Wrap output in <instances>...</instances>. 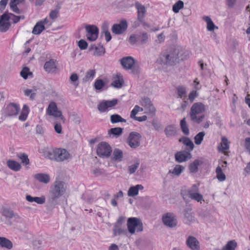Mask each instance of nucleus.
<instances>
[{"label": "nucleus", "instance_id": "obj_33", "mask_svg": "<svg viewBox=\"0 0 250 250\" xmlns=\"http://www.w3.org/2000/svg\"><path fill=\"white\" fill-rule=\"evenodd\" d=\"M203 19L207 22V29L208 31H212L214 29H217L218 28L217 26L214 25L213 21L209 17L205 16L204 17Z\"/></svg>", "mask_w": 250, "mask_h": 250}, {"label": "nucleus", "instance_id": "obj_53", "mask_svg": "<svg viewBox=\"0 0 250 250\" xmlns=\"http://www.w3.org/2000/svg\"><path fill=\"white\" fill-rule=\"evenodd\" d=\"M113 233L115 236L121 234L123 233V230L122 229L120 226L118 224H115L113 229Z\"/></svg>", "mask_w": 250, "mask_h": 250}, {"label": "nucleus", "instance_id": "obj_9", "mask_svg": "<svg viewBox=\"0 0 250 250\" xmlns=\"http://www.w3.org/2000/svg\"><path fill=\"white\" fill-rule=\"evenodd\" d=\"M141 135L137 132H131L128 135L126 143L132 148H136L140 146Z\"/></svg>", "mask_w": 250, "mask_h": 250}, {"label": "nucleus", "instance_id": "obj_12", "mask_svg": "<svg viewBox=\"0 0 250 250\" xmlns=\"http://www.w3.org/2000/svg\"><path fill=\"white\" fill-rule=\"evenodd\" d=\"M46 112L49 115L52 116L56 118H59L63 123L65 122V118L62 115V111L58 109L57 104L55 102H52L49 104Z\"/></svg>", "mask_w": 250, "mask_h": 250}, {"label": "nucleus", "instance_id": "obj_29", "mask_svg": "<svg viewBox=\"0 0 250 250\" xmlns=\"http://www.w3.org/2000/svg\"><path fill=\"white\" fill-rule=\"evenodd\" d=\"M34 178L38 181L44 184H48L50 181L48 174L45 173H38L34 175Z\"/></svg>", "mask_w": 250, "mask_h": 250}, {"label": "nucleus", "instance_id": "obj_59", "mask_svg": "<svg viewBox=\"0 0 250 250\" xmlns=\"http://www.w3.org/2000/svg\"><path fill=\"white\" fill-rule=\"evenodd\" d=\"M78 46L81 49L84 50L87 48L88 44L84 40H80L78 42Z\"/></svg>", "mask_w": 250, "mask_h": 250}, {"label": "nucleus", "instance_id": "obj_48", "mask_svg": "<svg viewBox=\"0 0 250 250\" xmlns=\"http://www.w3.org/2000/svg\"><path fill=\"white\" fill-rule=\"evenodd\" d=\"M60 8L61 6L60 5H57L55 10H52L50 12L49 17L50 19L54 20L58 18Z\"/></svg>", "mask_w": 250, "mask_h": 250}, {"label": "nucleus", "instance_id": "obj_41", "mask_svg": "<svg viewBox=\"0 0 250 250\" xmlns=\"http://www.w3.org/2000/svg\"><path fill=\"white\" fill-rule=\"evenodd\" d=\"M180 126L183 133L186 135L189 134V130L187 124L186 118H184L180 121Z\"/></svg>", "mask_w": 250, "mask_h": 250}, {"label": "nucleus", "instance_id": "obj_4", "mask_svg": "<svg viewBox=\"0 0 250 250\" xmlns=\"http://www.w3.org/2000/svg\"><path fill=\"white\" fill-rule=\"evenodd\" d=\"M121 64L126 70H130V73L137 75L141 72V69L138 64L135 63V60L131 56L123 57L120 60Z\"/></svg>", "mask_w": 250, "mask_h": 250}, {"label": "nucleus", "instance_id": "obj_50", "mask_svg": "<svg viewBox=\"0 0 250 250\" xmlns=\"http://www.w3.org/2000/svg\"><path fill=\"white\" fill-rule=\"evenodd\" d=\"M92 173L95 176H99L101 175H106V172L105 170L102 168H95L92 170Z\"/></svg>", "mask_w": 250, "mask_h": 250}, {"label": "nucleus", "instance_id": "obj_32", "mask_svg": "<svg viewBox=\"0 0 250 250\" xmlns=\"http://www.w3.org/2000/svg\"><path fill=\"white\" fill-rule=\"evenodd\" d=\"M0 246L2 248L10 250L13 248L12 242L4 237H0Z\"/></svg>", "mask_w": 250, "mask_h": 250}, {"label": "nucleus", "instance_id": "obj_1", "mask_svg": "<svg viewBox=\"0 0 250 250\" xmlns=\"http://www.w3.org/2000/svg\"><path fill=\"white\" fill-rule=\"evenodd\" d=\"M183 55V50L181 47L170 48L161 53L157 62L161 64L172 66L185 59Z\"/></svg>", "mask_w": 250, "mask_h": 250}, {"label": "nucleus", "instance_id": "obj_47", "mask_svg": "<svg viewBox=\"0 0 250 250\" xmlns=\"http://www.w3.org/2000/svg\"><path fill=\"white\" fill-rule=\"evenodd\" d=\"M123 130V128L121 127L112 128L109 130V133L119 136L122 134Z\"/></svg>", "mask_w": 250, "mask_h": 250}, {"label": "nucleus", "instance_id": "obj_61", "mask_svg": "<svg viewBox=\"0 0 250 250\" xmlns=\"http://www.w3.org/2000/svg\"><path fill=\"white\" fill-rule=\"evenodd\" d=\"M72 121L76 125H79L81 122L80 117L76 114L71 115Z\"/></svg>", "mask_w": 250, "mask_h": 250}, {"label": "nucleus", "instance_id": "obj_49", "mask_svg": "<svg viewBox=\"0 0 250 250\" xmlns=\"http://www.w3.org/2000/svg\"><path fill=\"white\" fill-rule=\"evenodd\" d=\"M20 75L23 78H27L28 76L32 75V73L30 71L28 67H25L20 72Z\"/></svg>", "mask_w": 250, "mask_h": 250}, {"label": "nucleus", "instance_id": "obj_55", "mask_svg": "<svg viewBox=\"0 0 250 250\" xmlns=\"http://www.w3.org/2000/svg\"><path fill=\"white\" fill-rule=\"evenodd\" d=\"M108 108L106 101L101 103L98 106V109L101 112L106 111Z\"/></svg>", "mask_w": 250, "mask_h": 250}, {"label": "nucleus", "instance_id": "obj_20", "mask_svg": "<svg viewBox=\"0 0 250 250\" xmlns=\"http://www.w3.org/2000/svg\"><path fill=\"white\" fill-rule=\"evenodd\" d=\"M187 247L191 250H200V244L197 238L193 236H188L186 242Z\"/></svg>", "mask_w": 250, "mask_h": 250}, {"label": "nucleus", "instance_id": "obj_63", "mask_svg": "<svg viewBox=\"0 0 250 250\" xmlns=\"http://www.w3.org/2000/svg\"><path fill=\"white\" fill-rule=\"evenodd\" d=\"M9 16L10 17V19L13 21L14 23L18 22L21 20V17L18 16H16L13 14H9Z\"/></svg>", "mask_w": 250, "mask_h": 250}, {"label": "nucleus", "instance_id": "obj_18", "mask_svg": "<svg viewBox=\"0 0 250 250\" xmlns=\"http://www.w3.org/2000/svg\"><path fill=\"white\" fill-rule=\"evenodd\" d=\"M58 62L56 60L52 59L45 62L44 69L48 73H55L57 71Z\"/></svg>", "mask_w": 250, "mask_h": 250}, {"label": "nucleus", "instance_id": "obj_36", "mask_svg": "<svg viewBox=\"0 0 250 250\" xmlns=\"http://www.w3.org/2000/svg\"><path fill=\"white\" fill-rule=\"evenodd\" d=\"M237 246V244L235 240H230L222 248L221 250H235Z\"/></svg>", "mask_w": 250, "mask_h": 250}, {"label": "nucleus", "instance_id": "obj_28", "mask_svg": "<svg viewBox=\"0 0 250 250\" xmlns=\"http://www.w3.org/2000/svg\"><path fill=\"white\" fill-rule=\"evenodd\" d=\"M144 189V187L142 185H137L135 186H132L129 188L127 195L130 197H134L138 194L139 190Z\"/></svg>", "mask_w": 250, "mask_h": 250}, {"label": "nucleus", "instance_id": "obj_31", "mask_svg": "<svg viewBox=\"0 0 250 250\" xmlns=\"http://www.w3.org/2000/svg\"><path fill=\"white\" fill-rule=\"evenodd\" d=\"M7 166L10 169L15 171H18L21 168L20 164L12 160H9L7 161Z\"/></svg>", "mask_w": 250, "mask_h": 250}, {"label": "nucleus", "instance_id": "obj_24", "mask_svg": "<svg viewBox=\"0 0 250 250\" xmlns=\"http://www.w3.org/2000/svg\"><path fill=\"white\" fill-rule=\"evenodd\" d=\"M164 132L167 138L175 136L177 134V127L174 125H169L166 126Z\"/></svg>", "mask_w": 250, "mask_h": 250}, {"label": "nucleus", "instance_id": "obj_45", "mask_svg": "<svg viewBox=\"0 0 250 250\" xmlns=\"http://www.w3.org/2000/svg\"><path fill=\"white\" fill-rule=\"evenodd\" d=\"M17 157L21 160V163L25 165L29 164V160L27 154L25 153H20L18 154Z\"/></svg>", "mask_w": 250, "mask_h": 250}, {"label": "nucleus", "instance_id": "obj_38", "mask_svg": "<svg viewBox=\"0 0 250 250\" xmlns=\"http://www.w3.org/2000/svg\"><path fill=\"white\" fill-rule=\"evenodd\" d=\"M29 109L28 106L24 104L23 106L21 113L19 117V120L21 121H25L29 113Z\"/></svg>", "mask_w": 250, "mask_h": 250}, {"label": "nucleus", "instance_id": "obj_6", "mask_svg": "<svg viewBox=\"0 0 250 250\" xmlns=\"http://www.w3.org/2000/svg\"><path fill=\"white\" fill-rule=\"evenodd\" d=\"M181 195L185 200H188V198L198 202L203 200V195L199 193V189L196 185H192L188 190L182 189Z\"/></svg>", "mask_w": 250, "mask_h": 250}, {"label": "nucleus", "instance_id": "obj_17", "mask_svg": "<svg viewBox=\"0 0 250 250\" xmlns=\"http://www.w3.org/2000/svg\"><path fill=\"white\" fill-rule=\"evenodd\" d=\"M127 28V23L126 20H122L119 24H114L112 27V31L116 35L123 33Z\"/></svg>", "mask_w": 250, "mask_h": 250}, {"label": "nucleus", "instance_id": "obj_8", "mask_svg": "<svg viewBox=\"0 0 250 250\" xmlns=\"http://www.w3.org/2000/svg\"><path fill=\"white\" fill-rule=\"evenodd\" d=\"M127 229L131 234H133L135 232V229L137 231H142L143 229V224L141 220L137 218H129L127 223Z\"/></svg>", "mask_w": 250, "mask_h": 250}, {"label": "nucleus", "instance_id": "obj_37", "mask_svg": "<svg viewBox=\"0 0 250 250\" xmlns=\"http://www.w3.org/2000/svg\"><path fill=\"white\" fill-rule=\"evenodd\" d=\"M44 29V25H42L41 22L38 21L34 27L32 33L34 35H39L40 34Z\"/></svg>", "mask_w": 250, "mask_h": 250}, {"label": "nucleus", "instance_id": "obj_42", "mask_svg": "<svg viewBox=\"0 0 250 250\" xmlns=\"http://www.w3.org/2000/svg\"><path fill=\"white\" fill-rule=\"evenodd\" d=\"M184 3L183 1L179 0L172 6V10L175 13H177L179 12L180 10L184 8Z\"/></svg>", "mask_w": 250, "mask_h": 250}, {"label": "nucleus", "instance_id": "obj_40", "mask_svg": "<svg viewBox=\"0 0 250 250\" xmlns=\"http://www.w3.org/2000/svg\"><path fill=\"white\" fill-rule=\"evenodd\" d=\"M110 121L112 124H116L120 122L125 123L126 120L123 118L118 114H113L110 116Z\"/></svg>", "mask_w": 250, "mask_h": 250}, {"label": "nucleus", "instance_id": "obj_10", "mask_svg": "<svg viewBox=\"0 0 250 250\" xmlns=\"http://www.w3.org/2000/svg\"><path fill=\"white\" fill-rule=\"evenodd\" d=\"M97 155L102 158H108L111 153V147L107 143L103 142L98 144L97 148Z\"/></svg>", "mask_w": 250, "mask_h": 250}, {"label": "nucleus", "instance_id": "obj_39", "mask_svg": "<svg viewBox=\"0 0 250 250\" xmlns=\"http://www.w3.org/2000/svg\"><path fill=\"white\" fill-rule=\"evenodd\" d=\"M123 157V152L119 149H115L113 152L112 159L116 161H121Z\"/></svg>", "mask_w": 250, "mask_h": 250}, {"label": "nucleus", "instance_id": "obj_23", "mask_svg": "<svg viewBox=\"0 0 250 250\" xmlns=\"http://www.w3.org/2000/svg\"><path fill=\"white\" fill-rule=\"evenodd\" d=\"M230 142L225 137L223 136L221 138V142L220 143V152L224 153L225 155L228 156L229 151H225L229 148Z\"/></svg>", "mask_w": 250, "mask_h": 250}, {"label": "nucleus", "instance_id": "obj_57", "mask_svg": "<svg viewBox=\"0 0 250 250\" xmlns=\"http://www.w3.org/2000/svg\"><path fill=\"white\" fill-rule=\"evenodd\" d=\"M238 45V41L234 39L231 40V42L229 44V46L233 52H235L236 51V47Z\"/></svg>", "mask_w": 250, "mask_h": 250}, {"label": "nucleus", "instance_id": "obj_62", "mask_svg": "<svg viewBox=\"0 0 250 250\" xmlns=\"http://www.w3.org/2000/svg\"><path fill=\"white\" fill-rule=\"evenodd\" d=\"M30 40L27 41L24 44V50L22 52V54L24 56L27 55V54L30 52L31 48L27 46V44L29 42Z\"/></svg>", "mask_w": 250, "mask_h": 250}, {"label": "nucleus", "instance_id": "obj_43", "mask_svg": "<svg viewBox=\"0 0 250 250\" xmlns=\"http://www.w3.org/2000/svg\"><path fill=\"white\" fill-rule=\"evenodd\" d=\"M205 133L204 131L200 132L194 137V142L197 145H199L202 143Z\"/></svg>", "mask_w": 250, "mask_h": 250}, {"label": "nucleus", "instance_id": "obj_64", "mask_svg": "<svg viewBox=\"0 0 250 250\" xmlns=\"http://www.w3.org/2000/svg\"><path fill=\"white\" fill-rule=\"evenodd\" d=\"M245 147L250 154V138L248 137L245 139Z\"/></svg>", "mask_w": 250, "mask_h": 250}, {"label": "nucleus", "instance_id": "obj_21", "mask_svg": "<svg viewBox=\"0 0 250 250\" xmlns=\"http://www.w3.org/2000/svg\"><path fill=\"white\" fill-rule=\"evenodd\" d=\"M20 110V106L18 104L10 103L6 106V113L9 116H16L18 114Z\"/></svg>", "mask_w": 250, "mask_h": 250}, {"label": "nucleus", "instance_id": "obj_2", "mask_svg": "<svg viewBox=\"0 0 250 250\" xmlns=\"http://www.w3.org/2000/svg\"><path fill=\"white\" fill-rule=\"evenodd\" d=\"M67 184L65 182L57 180L53 184L49 191V200L51 202L57 201L62 196L67 189Z\"/></svg>", "mask_w": 250, "mask_h": 250}, {"label": "nucleus", "instance_id": "obj_35", "mask_svg": "<svg viewBox=\"0 0 250 250\" xmlns=\"http://www.w3.org/2000/svg\"><path fill=\"white\" fill-rule=\"evenodd\" d=\"M185 169V167L182 165H176L172 170H170L169 173H171L176 176H179Z\"/></svg>", "mask_w": 250, "mask_h": 250}, {"label": "nucleus", "instance_id": "obj_3", "mask_svg": "<svg viewBox=\"0 0 250 250\" xmlns=\"http://www.w3.org/2000/svg\"><path fill=\"white\" fill-rule=\"evenodd\" d=\"M205 111V105L201 103H195L191 107L189 116L191 120L196 124H200L205 118L204 114L200 115Z\"/></svg>", "mask_w": 250, "mask_h": 250}, {"label": "nucleus", "instance_id": "obj_46", "mask_svg": "<svg viewBox=\"0 0 250 250\" xmlns=\"http://www.w3.org/2000/svg\"><path fill=\"white\" fill-rule=\"evenodd\" d=\"M95 52L94 53V55L96 56H101L103 55L105 52V50L102 45H99L98 46H95Z\"/></svg>", "mask_w": 250, "mask_h": 250}, {"label": "nucleus", "instance_id": "obj_51", "mask_svg": "<svg viewBox=\"0 0 250 250\" xmlns=\"http://www.w3.org/2000/svg\"><path fill=\"white\" fill-rule=\"evenodd\" d=\"M138 40L142 44L146 43L148 41L147 34L146 33H144L142 35H138Z\"/></svg>", "mask_w": 250, "mask_h": 250}, {"label": "nucleus", "instance_id": "obj_5", "mask_svg": "<svg viewBox=\"0 0 250 250\" xmlns=\"http://www.w3.org/2000/svg\"><path fill=\"white\" fill-rule=\"evenodd\" d=\"M181 195L185 200H188V198L198 202L203 200V195L199 193V189L196 185H192L188 190L182 189Z\"/></svg>", "mask_w": 250, "mask_h": 250}, {"label": "nucleus", "instance_id": "obj_14", "mask_svg": "<svg viewBox=\"0 0 250 250\" xmlns=\"http://www.w3.org/2000/svg\"><path fill=\"white\" fill-rule=\"evenodd\" d=\"M86 31V36L88 40L90 41H95L98 36V28L94 25H88L85 26Z\"/></svg>", "mask_w": 250, "mask_h": 250}, {"label": "nucleus", "instance_id": "obj_52", "mask_svg": "<svg viewBox=\"0 0 250 250\" xmlns=\"http://www.w3.org/2000/svg\"><path fill=\"white\" fill-rule=\"evenodd\" d=\"M124 83V79H116L112 83L111 85L116 88H121Z\"/></svg>", "mask_w": 250, "mask_h": 250}, {"label": "nucleus", "instance_id": "obj_56", "mask_svg": "<svg viewBox=\"0 0 250 250\" xmlns=\"http://www.w3.org/2000/svg\"><path fill=\"white\" fill-rule=\"evenodd\" d=\"M104 85V83L101 79H97L94 83V87L96 90H101Z\"/></svg>", "mask_w": 250, "mask_h": 250}, {"label": "nucleus", "instance_id": "obj_7", "mask_svg": "<svg viewBox=\"0 0 250 250\" xmlns=\"http://www.w3.org/2000/svg\"><path fill=\"white\" fill-rule=\"evenodd\" d=\"M48 157L52 160L62 162L71 158L70 153L64 148H56L47 153Z\"/></svg>", "mask_w": 250, "mask_h": 250}, {"label": "nucleus", "instance_id": "obj_13", "mask_svg": "<svg viewBox=\"0 0 250 250\" xmlns=\"http://www.w3.org/2000/svg\"><path fill=\"white\" fill-rule=\"evenodd\" d=\"M162 221L165 226L171 228L175 227L177 224L176 216L171 212L164 214L162 216Z\"/></svg>", "mask_w": 250, "mask_h": 250}, {"label": "nucleus", "instance_id": "obj_22", "mask_svg": "<svg viewBox=\"0 0 250 250\" xmlns=\"http://www.w3.org/2000/svg\"><path fill=\"white\" fill-rule=\"evenodd\" d=\"M135 6L137 10V19L140 22H142L146 11V8L138 1L135 2Z\"/></svg>", "mask_w": 250, "mask_h": 250}, {"label": "nucleus", "instance_id": "obj_11", "mask_svg": "<svg viewBox=\"0 0 250 250\" xmlns=\"http://www.w3.org/2000/svg\"><path fill=\"white\" fill-rule=\"evenodd\" d=\"M140 104L141 106L144 107L145 113L149 114L152 116L155 114L156 109L149 98L147 97L142 98Z\"/></svg>", "mask_w": 250, "mask_h": 250}, {"label": "nucleus", "instance_id": "obj_15", "mask_svg": "<svg viewBox=\"0 0 250 250\" xmlns=\"http://www.w3.org/2000/svg\"><path fill=\"white\" fill-rule=\"evenodd\" d=\"M10 17L9 14L5 12L0 17V32H5L10 27L11 24L9 22Z\"/></svg>", "mask_w": 250, "mask_h": 250}, {"label": "nucleus", "instance_id": "obj_60", "mask_svg": "<svg viewBox=\"0 0 250 250\" xmlns=\"http://www.w3.org/2000/svg\"><path fill=\"white\" fill-rule=\"evenodd\" d=\"M152 125L154 127L155 130L159 131L162 129V125L158 123L156 120H153L152 121Z\"/></svg>", "mask_w": 250, "mask_h": 250}, {"label": "nucleus", "instance_id": "obj_25", "mask_svg": "<svg viewBox=\"0 0 250 250\" xmlns=\"http://www.w3.org/2000/svg\"><path fill=\"white\" fill-rule=\"evenodd\" d=\"M204 163V159L200 158V159H195L188 166V169L191 173H196L198 170V167L202 165Z\"/></svg>", "mask_w": 250, "mask_h": 250}, {"label": "nucleus", "instance_id": "obj_19", "mask_svg": "<svg viewBox=\"0 0 250 250\" xmlns=\"http://www.w3.org/2000/svg\"><path fill=\"white\" fill-rule=\"evenodd\" d=\"M175 159L176 162L182 163L186 162L192 157L190 152L188 151H181L175 154Z\"/></svg>", "mask_w": 250, "mask_h": 250}, {"label": "nucleus", "instance_id": "obj_58", "mask_svg": "<svg viewBox=\"0 0 250 250\" xmlns=\"http://www.w3.org/2000/svg\"><path fill=\"white\" fill-rule=\"evenodd\" d=\"M198 96V93L196 90H192L190 92L188 95V99L190 101V103L193 102L196 97Z\"/></svg>", "mask_w": 250, "mask_h": 250}, {"label": "nucleus", "instance_id": "obj_26", "mask_svg": "<svg viewBox=\"0 0 250 250\" xmlns=\"http://www.w3.org/2000/svg\"><path fill=\"white\" fill-rule=\"evenodd\" d=\"M2 215L6 218H15V219H20L21 217L17 213H15L10 208H5L2 209Z\"/></svg>", "mask_w": 250, "mask_h": 250}, {"label": "nucleus", "instance_id": "obj_27", "mask_svg": "<svg viewBox=\"0 0 250 250\" xmlns=\"http://www.w3.org/2000/svg\"><path fill=\"white\" fill-rule=\"evenodd\" d=\"M179 142H182L184 145L186 146L188 151L190 152L193 150L194 146L192 141L189 138L182 137L179 139Z\"/></svg>", "mask_w": 250, "mask_h": 250}, {"label": "nucleus", "instance_id": "obj_44", "mask_svg": "<svg viewBox=\"0 0 250 250\" xmlns=\"http://www.w3.org/2000/svg\"><path fill=\"white\" fill-rule=\"evenodd\" d=\"M177 91L179 97L185 100L186 97L187 93L186 88L183 86H178L177 88Z\"/></svg>", "mask_w": 250, "mask_h": 250}, {"label": "nucleus", "instance_id": "obj_34", "mask_svg": "<svg viewBox=\"0 0 250 250\" xmlns=\"http://www.w3.org/2000/svg\"><path fill=\"white\" fill-rule=\"evenodd\" d=\"M108 25L109 24L107 22H104L102 26V32L104 33L105 40L107 42H108L111 39L110 33L108 31Z\"/></svg>", "mask_w": 250, "mask_h": 250}, {"label": "nucleus", "instance_id": "obj_54", "mask_svg": "<svg viewBox=\"0 0 250 250\" xmlns=\"http://www.w3.org/2000/svg\"><path fill=\"white\" fill-rule=\"evenodd\" d=\"M139 165V162H137L135 164L129 166L128 167L129 173L130 174L134 173L136 171V169L138 168Z\"/></svg>", "mask_w": 250, "mask_h": 250}, {"label": "nucleus", "instance_id": "obj_30", "mask_svg": "<svg viewBox=\"0 0 250 250\" xmlns=\"http://www.w3.org/2000/svg\"><path fill=\"white\" fill-rule=\"evenodd\" d=\"M26 200L30 203L36 202L38 204H43L45 203V198L44 196L42 197H32L30 195H27L25 197Z\"/></svg>", "mask_w": 250, "mask_h": 250}, {"label": "nucleus", "instance_id": "obj_16", "mask_svg": "<svg viewBox=\"0 0 250 250\" xmlns=\"http://www.w3.org/2000/svg\"><path fill=\"white\" fill-rule=\"evenodd\" d=\"M184 221L188 225H190L195 221L194 213L190 208H186L183 211Z\"/></svg>", "mask_w": 250, "mask_h": 250}]
</instances>
